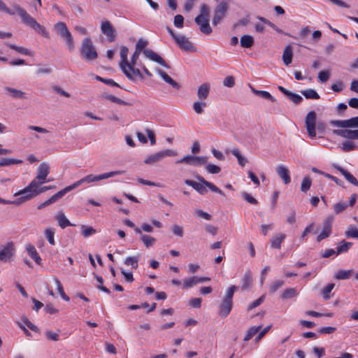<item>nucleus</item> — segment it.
I'll return each mask as SVG.
<instances>
[{"instance_id":"1","label":"nucleus","mask_w":358,"mask_h":358,"mask_svg":"<svg viewBox=\"0 0 358 358\" xmlns=\"http://www.w3.org/2000/svg\"><path fill=\"white\" fill-rule=\"evenodd\" d=\"M45 182L46 181H37L36 179H34L28 186L14 194L15 196H21L20 201L16 203H22L48 189L55 188V186H44L40 187V185Z\"/></svg>"},{"instance_id":"2","label":"nucleus","mask_w":358,"mask_h":358,"mask_svg":"<svg viewBox=\"0 0 358 358\" xmlns=\"http://www.w3.org/2000/svg\"><path fill=\"white\" fill-rule=\"evenodd\" d=\"M17 13L21 17L22 23L33 29L37 34H41L45 38H49L50 34L46 29L41 25L37 21L31 17L24 8L19 5L13 6Z\"/></svg>"},{"instance_id":"3","label":"nucleus","mask_w":358,"mask_h":358,"mask_svg":"<svg viewBox=\"0 0 358 358\" xmlns=\"http://www.w3.org/2000/svg\"><path fill=\"white\" fill-rule=\"evenodd\" d=\"M196 178L199 181V182H195L189 179H187L185 180V183L189 186H191L193 189H194L201 195L206 194V187L209 188L211 191L217 193L220 195H224L222 190L218 188L213 183L205 180L204 178L202 177L201 176L198 175L196 176Z\"/></svg>"},{"instance_id":"4","label":"nucleus","mask_w":358,"mask_h":358,"mask_svg":"<svg viewBox=\"0 0 358 358\" xmlns=\"http://www.w3.org/2000/svg\"><path fill=\"white\" fill-rule=\"evenodd\" d=\"M148 41L143 38L139 39L136 44L135 51L141 53L143 51L145 56L149 58L150 60L155 62L165 68H170L166 61L158 54L150 49H145V48L148 45Z\"/></svg>"},{"instance_id":"5","label":"nucleus","mask_w":358,"mask_h":358,"mask_svg":"<svg viewBox=\"0 0 358 358\" xmlns=\"http://www.w3.org/2000/svg\"><path fill=\"white\" fill-rule=\"evenodd\" d=\"M54 27L57 34L65 41L69 51H73L75 46L73 36L69 31L66 24L63 22H59L55 24Z\"/></svg>"},{"instance_id":"6","label":"nucleus","mask_w":358,"mask_h":358,"mask_svg":"<svg viewBox=\"0 0 358 358\" xmlns=\"http://www.w3.org/2000/svg\"><path fill=\"white\" fill-rule=\"evenodd\" d=\"M83 183H90V175H87L85 177H84L83 178L75 182L72 185L66 187L63 189L59 191L57 193H56L55 194L50 196V199L52 203L56 202L59 199L63 197L67 192L80 187Z\"/></svg>"},{"instance_id":"7","label":"nucleus","mask_w":358,"mask_h":358,"mask_svg":"<svg viewBox=\"0 0 358 358\" xmlns=\"http://www.w3.org/2000/svg\"><path fill=\"white\" fill-rule=\"evenodd\" d=\"M229 9V3L226 1H221L215 8L212 22L217 26L226 16Z\"/></svg>"},{"instance_id":"8","label":"nucleus","mask_w":358,"mask_h":358,"mask_svg":"<svg viewBox=\"0 0 358 358\" xmlns=\"http://www.w3.org/2000/svg\"><path fill=\"white\" fill-rule=\"evenodd\" d=\"M177 155L178 152L176 151L166 149L150 155L145 159L144 162L146 164H153L162 160L166 157H173L176 156Z\"/></svg>"},{"instance_id":"9","label":"nucleus","mask_w":358,"mask_h":358,"mask_svg":"<svg viewBox=\"0 0 358 358\" xmlns=\"http://www.w3.org/2000/svg\"><path fill=\"white\" fill-rule=\"evenodd\" d=\"M15 254V247L13 241L8 242L2 245L0 250V260L3 262H9L13 259Z\"/></svg>"},{"instance_id":"10","label":"nucleus","mask_w":358,"mask_h":358,"mask_svg":"<svg viewBox=\"0 0 358 358\" xmlns=\"http://www.w3.org/2000/svg\"><path fill=\"white\" fill-rule=\"evenodd\" d=\"M316 120L317 115L314 110L308 113L305 117V126L308 136L311 138L316 136Z\"/></svg>"},{"instance_id":"11","label":"nucleus","mask_w":358,"mask_h":358,"mask_svg":"<svg viewBox=\"0 0 358 358\" xmlns=\"http://www.w3.org/2000/svg\"><path fill=\"white\" fill-rule=\"evenodd\" d=\"M334 220L333 215H329L323 222V228L320 234L317 236V241L320 242L330 236L332 231V224Z\"/></svg>"},{"instance_id":"12","label":"nucleus","mask_w":358,"mask_h":358,"mask_svg":"<svg viewBox=\"0 0 358 358\" xmlns=\"http://www.w3.org/2000/svg\"><path fill=\"white\" fill-rule=\"evenodd\" d=\"M129 49L126 46L120 47V57L121 61L120 62V66L123 72V73L130 80H134L135 78L130 73V72L127 69V65H128V56Z\"/></svg>"},{"instance_id":"13","label":"nucleus","mask_w":358,"mask_h":358,"mask_svg":"<svg viewBox=\"0 0 358 358\" xmlns=\"http://www.w3.org/2000/svg\"><path fill=\"white\" fill-rule=\"evenodd\" d=\"M233 308V301L222 299L218 306V315L223 318L227 317L231 313Z\"/></svg>"},{"instance_id":"14","label":"nucleus","mask_w":358,"mask_h":358,"mask_svg":"<svg viewBox=\"0 0 358 358\" xmlns=\"http://www.w3.org/2000/svg\"><path fill=\"white\" fill-rule=\"evenodd\" d=\"M175 42L178 46L182 50L188 52H195L196 48L193 45L192 42L184 36H179L176 38Z\"/></svg>"},{"instance_id":"15","label":"nucleus","mask_w":358,"mask_h":358,"mask_svg":"<svg viewBox=\"0 0 358 358\" xmlns=\"http://www.w3.org/2000/svg\"><path fill=\"white\" fill-rule=\"evenodd\" d=\"M333 134L350 140L358 139V129H334Z\"/></svg>"},{"instance_id":"16","label":"nucleus","mask_w":358,"mask_h":358,"mask_svg":"<svg viewBox=\"0 0 358 358\" xmlns=\"http://www.w3.org/2000/svg\"><path fill=\"white\" fill-rule=\"evenodd\" d=\"M101 31L108 37L109 42H113L115 39V31L109 21L103 22L101 24Z\"/></svg>"},{"instance_id":"17","label":"nucleus","mask_w":358,"mask_h":358,"mask_svg":"<svg viewBox=\"0 0 358 358\" xmlns=\"http://www.w3.org/2000/svg\"><path fill=\"white\" fill-rule=\"evenodd\" d=\"M276 173L285 185L291 182L289 171L287 167L284 165H279L276 167Z\"/></svg>"},{"instance_id":"18","label":"nucleus","mask_w":358,"mask_h":358,"mask_svg":"<svg viewBox=\"0 0 358 358\" xmlns=\"http://www.w3.org/2000/svg\"><path fill=\"white\" fill-rule=\"evenodd\" d=\"M333 166L337 169L350 183L358 187V180L352 174L338 165L334 164Z\"/></svg>"},{"instance_id":"19","label":"nucleus","mask_w":358,"mask_h":358,"mask_svg":"<svg viewBox=\"0 0 358 358\" xmlns=\"http://www.w3.org/2000/svg\"><path fill=\"white\" fill-rule=\"evenodd\" d=\"M49 173V166L45 163H42L38 168L37 176L34 179L37 181H46V178Z\"/></svg>"},{"instance_id":"20","label":"nucleus","mask_w":358,"mask_h":358,"mask_svg":"<svg viewBox=\"0 0 358 358\" xmlns=\"http://www.w3.org/2000/svg\"><path fill=\"white\" fill-rule=\"evenodd\" d=\"M4 89L13 99L22 100L27 99V94L24 92L10 87H6Z\"/></svg>"},{"instance_id":"21","label":"nucleus","mask_w":358,"mask_h":358,"mask_svg":"<svg viewBox=\"0 0 358 358\" xmlns=\"http://www.w3.org/2000/svg\"><path fill=\"white\" fill-rule=\"evenodd\" d=\"M134 231L136 234L141 235V240L143 241V244L146 248H150L155 243V238L149 235L142 234L141 229H139L138 227L135 228Z\"/></svg>"},{"instance_id":"22","label":"nucleus","mask_w":358,"mask_h":358,"mask_svg":"<svg viewBox=\"0 0 358 358\" xmlns=\"http://www.w3.org/2000/svg\"><path fill=\"white\" fill-rule=\"evenodd\" d=\"M157 72L166 83H169L173 88L178 90L180 89V85L179 83L172 79L165 71L160 69H157Z\"/></svg>"},{"instance_id":"23","label":"nucleus","mask_w":358,"mask_h":358,"mask_svg":"<svg viewBox=\"0 0 358 358\" xmlns=\"http://www.w3.org/2000/svg\"><path fill=\"white\" fill-rule=\"evenodd\" d=\"M210 8L206 3H202L200 7V14L197 15L194 21L196 23H199L200 20H209Z\"/></svg>"},{"instance_id":"24","label":"nucleus","mask_w":358,"mask_h":358,"mask_svg":"<svg viewBox=\"0 0 358 358\" xmlns=\"http://www.w3.org/2000/svg\"><path fill=\"white\" fill-rule=\"evenodd\" d=\"M124 172H125L124 171H111L109 173H105L103 174H100L98 176H94L92 175H91V182H96V181H99V180H101L103 179H107L108 178L113 177L117 175L123 174V173H124Z\"/></svg>"},{"instance_id":"25","label":"nucleus","mask_w":358,"mask_h":358,"mask_svg":"<svg viewBox=\"0 0 358 358\" xmlns=\"http://www.w3.org/2000/svg\"><path fill=\"white\" fill-rule=\"evenodd\" d=\"M210 92V84L208 83H204L201 84L197 91V96L200 100H204L207 99Z\"/></svg>"},{"instance_id":"26","label":"nucleus","mask_w":358,"mask_h":358,"mask_svg":"<svg viewBox=\"0 0 358 358\" xmlns=\"http://www.w3.org/2000/svg\"><path fill=\"white\" fill-rule=\"evenodd\" d=\"M26 250L30 257L33 259L38 265H41L42 259L38 253L37 252L35 247L31 244H29L27 245Z\"/></svg>"},{"instance_id":"27","label":"nucleus","mask_w":358,"mask_h":358,"mask_svg":"<svg viewBox=\"0 0 358 358\" xmlns=\"http://www.w3.org/2000/svg\"><path fill=\"white\" fill-rule=\"evenodd\" d=\"M252 281L253 280H252V272L250 270H248L245 273V274L241 280V282H242L241 289L243 290H245V289L250 288L252 285Z\"/></svg>"},{"instance_id":"28","label":"nucleus","mask_w":358,"mask_h":358,"mask_svg":"<svg viewBox=\"0 0 358 358\" xmlns=\"http://www.w3.org/2000/svg\"><path fill=\"white\" fill-rule=\"evenodd\" d=\"M293 57L292 48L290 45H287L283 51L282 60L286 66L292 63Z\"/></svg>"},{"instance_id":"29","label":"nucleus","mask_w":358,"mask_h":358,"mask_svg":"<svg viewBox=\"0 0 358 358\" xmlns=\"http://www.w3.org/2000/svg\"><path fill=\"white\" fill-rule=\"evenodd\" d=\"M352 245V243L351 242H348L345 240L340 241L336 247L337 255L347 252Z\"/></svg>"},{"instance_id":"30","label":"nucleus","mask_w":358,"mask_h":358,"mask_svg":"<svg viewBox=\"0 0 358 358\" xmlns=\"http://www.w3.org/2000/svg\"><path fill=\"white\" fill-rule=\"evenodd\" d=\"M286 235L285 234H279L275 236L271 241V247L272 248L280 249L282 242L285 239Z\"/></svg>"},{"instance_id":"31","label":"nucleus","mask_w":358,"mask_h":358,"mask_svg":"<svg viewBox=\"0 0 358 358\" xmlns=\"http://www.w3.org/2000/svg\"><path fill=\"white\" fill-rule=\"evenodd\" d=\"M199 26L201 32L204 34L209 35L212 33V28L209 24V20H200L199 23H196Z\"/></svg>"},{"instance_id":"32","label":"nucleus","mask_w":358,"mask_h":358,"mask_svg":"<svg viewBox=\"0 0 358 358\" xmlns=\"http://www.w3.org/2000/svg\"><path fill=\"white\" fill-rule=\"evenodd\" d=\"M82 56L87 61L90 60V38H85L80 49Z\"/></svg>"},{"instance_id":"33","label":"nucleus","mask_w":358,"mask_h":358,"mask_svg":"<svg viewBox=\"0 0 358 358\" xmlns=\"http://www.w3.org/2000/svg\"><path fill=\"white\" fill-rule=\"evenodd\" d=\"M255 43L254 38L250 35H243L240 40L241 46L245 48H250L253 46Z\"/></svg>"},{"instance_id":"34","label":"nucleus","mask_w":358,"mask_h":358,"mask_svg":"<svg viewBox=\"0 0 358 358\" xmlns=\"http://www.w3.org/2000/svg\"><path fill=\"white\" fill-rule=\"evenodd\" d=\"M57 220L58 221L59 226L62 229H65L66 227L72 225V224L66 218L65 215L63 213H62V212H59V214L57 215Z\"/></svg>"},{"instance_id":"35","label":"nucleus","mask_w":358,"mask_h":358,"mask_svg":"<svg viewBox=\"0 0 358 358\" xmlns=\"http://www.w3.org/2000/svg\"><path fill=\"white\" fill-rule=\"evenodd\" d=\"M231 153L237 158L238 164L241 166L243 167L248 163V159L241 154L238 149L234 148L231 150Z\"/></svg>"},{"instance_id":"36","label":"nucleus","mask_w":358,"mask_h":358,"mask_svg":"<svg viewBox=\"0 0 358 358\" xmlns=\"http://www.w3.org/2000/svg\"><path fill=\"white\" fill-rule=\"evenodd\" d=\"M301 93L308 99H319L320 98L318 93L313 89H308L301 91Z\"/></svg>"},{"instance_id":"37","label":"nucleus","mask_w":358,"mask_h":358,"mask_svg":"<svg viewBox=\"0 0 358 358\" xmlns=\"http://www.w3.org/2000/svg\"><path fill=\"white\" fill-rule=\"evenodd\" d=\"M345 236L348 238L358 239V229L355 226L350 225L345 231Z\"/></svg>"},{"instance_id":"38","label":"nucleus","mask_w":358,"mask_h":358,"mask_svg":"<svg viewBox=\"0 0 358 358\" xmlns=\"http://www.w3.org/2000/svg\"><path fill=\"white\" fill-rule=\"evenodd\" d=\"M6 45L10 48L15 50V51H17V52H19L22 55L32 56L31 52L26 48L17 46L16 45L10 44V43H7Z\"/></svg>"},{"instance_id":"39","label":"nucleus","mask_w":358,"mask_h":358,"mask_svg":"<svg viewBox=\"0 0 358 358\" xmlns=\"http://www.w3.org/2000/svg\"><path fill=\"white\" fill-rule=\"evenodd\" d=\"M352 274V270H339L335 275V278L338 280L349 279Z\"/></svg>"},{"instance_id":"40","label":"nucleus","mask_w":358,"mask_h":358,"mask_svg":"<svg viewBox=\"0 0 358 358\" xmlns=\"http://www.w3.org/2000/svg\"><path fill=\"white\" fill-rule=\"evenodd\" d=\"M297 294L298 293L296 289L290 287L284 290L281 294V298L282 299H288L297 296Z\"/></svg>"},{"instance_id":"41","label":"nucleus","mask_w":358,"mask_h":358,"mask_svg":"<svg viewBox=\"0 0 358 358\" xmlns=\"http://www.w3.org/2000/svg\"><path fill=\"white\" fill-rule=\"evenodd\" d=\"M312 185V180L309 176H306L303 178L301 185V191L302 192H307Z\"/></svg>"},{"instance_id":"42","label":"nucleus","mask_w":358,"mask_h":358,"mask_svg":"<svg viewBox=\"0 0 358 358\" xmlns=\"http://www.w3.org/2000/svg\"><path fill=\"white\" fill-rule=\"evenodd\" d=\"M261 326L250 327L244 338V341H250L255 335H256L261 329Z\"/></svg>"},{"instance_id":"43","label":"nucleus","mask_w":358,"mask_h":358,"mask_svg":"<svg viewBox=\"0 0 358 358\" xmlns=\"http://www.w3.org/2000/svg\"><path fill=\"white\" fill-rule=\"evenodd\" d=\"M22 162H23L21 159L1 158L0 159V166H10V165H13V164H22Z\"/></svg>"},{"instance_id":"44","label":"nucleus","mask_w":358,"mask_h":358,"mask_svg":"<svg viewBox=\"0 0 358 358\" xmlns=\"http://www.w3.org/2000/svg\"><path fill=\"white\" fill-rule=\"evenodd\" d=\"M334 283H329L327 286H325L322 290V294L324 300H328L330 299V292L334 288Z\"/></svg>"},{"instance_id":"45","label":"nucleus","mask_w":358,"mask_h":358,"mask_svg":"<svg viewBox=\"0 0 358 358\" xmlns=\"http://www.w3.org/2000/svg\"><path fill=\"white\" fill-rule=\"evenodd\" d=\"M94 78L99 81H101L108 85L113 86V87H121L120 85L115 82L113 79L110 78H103L99 76H95Z\"/></svg>"},{"instance_id":"46","label":"nucleus","mask_w":358,"mask_h":358,"mask_svg":"<svg viewBox=\"0 0 358 358\" xmlns=\"http://www.w3.org/2000/svg\"><path fill=\"white\" fill-rule=\"evenodd\" d=\"M348 206V205L345 202H338L334 205L333 208L335 214L338 215L343 213Z\"/></svg>"},{"instance_id":"47","label":"nucleus","mask_w":358,"mask_h":358,"mask_svg":"<svg viewBox=\"0 0 358 358\" xmlns=\"http://www.w3.org/2000/svg\"><path fill=\"white\" fill-rule=\"evenodd\" d=\"M207 106L206 102L196 101L193 103V109L197 114H201L203 112V108Z\"/></svg>"},{"instance_id":"48","label":"nucleus","mask_w":358,"mask_h":358,"mask_svg":"<svg viewBox=\"0 0 358 358\" xmlns=\"http://www.w3.org/2000/svg\"><path fill=\"white\" fill-rule=\"evenodd\" d=\"M284 284H285V282L282 280H278L273 282L270 285L269 293L270 294L275 293V292H277V290L278 289H280L281 287H282L284 285Z\"/></svg>"},{"instance_id":"49","label":"nucleus","mask_w":358,"mask_h":358,"mask_svg":"<svg viewBox=\"0 0 358 358\" xmlns=\"http://www.w3.org/2000/svg\"><path fill=\"white\" fill-rule=\"evenodd\" d=\"M138 257H128L124 260V264L127 266H131L133 268H137L138 266Z\"/></svg>"},{"instance_id":"50","label":"nucleus","mask_w":358,"mask_h":358,"mask_svg":"<svg viewBox=\"0 0 358 358\" xmlns=\"http://www.w3.org/2000/svg\"><path fill=\"white\" fill-rule=\"evenodd\" d=\"M55 282L56 283V285H57V289H58V292L61 296V297L66 301H69L70 300L69 297L65 294L64 291V289H63V287H62V285L61 283V282L59 280V279L57 278H55Z\"/></svg>"},{"instance_id":"51","label":"nucleus","mask_w":358,"mask_h":358,"mask_svg":"<svg viewBox=\"0 0 358 358\" xmlns=\"http://www.w3.org/2000/svg\"><path fill=\"white\" fill-rule=\"evenodd\" d=\"M197 284L196 276H192L183 281V288L187 289Z\"/></svg>"},{"instance_id":"52","label":"nucleus","mask_w":358,"mask_h":358,"mask_svg":"<svg viewBox=\"0 0 358 358\" xmlns=\"http://www.w3.org/2000/svg\"><path fill=\"white\" fill-rule=\"evenodd\" d=\"M257 95L264 99L269 100L273 103L276 102V99L273 97L268 92L259 90V92H257Z\"/></svg>"},{"instance_id":"53","label":"nucleus","mask_w":358,"mask_h":358,"mask_svg":"<svg viewBox=\"0 0 358 358\" xmlns=\"http://www.w3.org/2000/svg\"><path fill=\"white\" fill-rule=\"evenodd\" d=\"M177 164H186L194 166V155H187L176 162Z\"/></svg>"},{"instance_id":"54","label":"nucleus","mask_w":358,"mask_h":358,"mask_svg":"<svg viewBox=\"0 0 358 358\" xmlns=\"http://www.w3.org/2000/svg\"><path fill=\"white\" fill-rule=\"evenodd\" d=\"M329 124L334 127L348 128V120H332L329 121Z\"/></svg>"},{"instance_id":"55","label":"nucleus","mask_w":358,"mask_h":358,"mask_svg":"<svg viewBox=\"0 0 358 358\" xmlns=\"http://www.w3.org/2000/svg\"><path fill=\"white\" fill-rule=\"evenodd\" d=\"M45 234L46 236V238L49 243L52 245H55V241L54 239L55 236V231L52 229H46L45 231Z\"/></svg>"},{"instance_id":"56","label":"nucleus","mask_w":358,"mask_h":358,"mask_svg":"<svg viewBox=\"0 0 358 358\" xmlns=\"http://www.w3.org/2000/svg\"><path fill=\"white\" fill-rule=\"evenodd\" d=\"M95 278L96 279L97 282L99 283V285H98L96 287L99 289H101V291L106 292V294H110V291L109 289H108L106 287L103 286V279L102 277L101 276H98L96 275H95L94 273H93Z\"/></svg>"},{"instance_id":"57","label":"nucleus","mask_w":358,"mask_h":358,"mask_svg":"<svg viewBox=\"0 0 358 358\" xmlns=\"http://www.w3.org/2000/svg\"><path fill=\"white\" fill-rule=\"evenodd\" d=\"M356 146L352 141H347L343 143L342 149L345 152H350L355 149Z\"/></svg>"},{"instance_id":"58","label":"nucleus","mask_w":358,"mask_h":358,"mask_svg":"<svg viewBox=\"0 0 358 358\" xmlns=\"http://www.w3.org/2000/svg\"><path fill=\"white\" fill-rule=\"evenodd\" d=\"M287 97L295 104H300L303 101L301 96L292 92H290Z\"/></svg>"},{"instance_id":"59","label":"nucleus","mask_w":358,"mask_h":358,"mask_svg":"<svg viewBox=\"0 0 358 358\" xmlns=\"http://www.w3.org/2000/svg\"><path fill=\"white\" fill-rule=\"evenodd\" d=\"M330 77V73L329 71H321L318 73V80L321 83H326Z\"/></svg>"},{"instance_id":"60","label":"nucleus","mask_w":358,"mask_h":358,"mask_svg":"<svg viewBox=\"0 0 358 358\" xmlns=\"http://www.w3.org/2000/svg\"><path fill=\"white\" fill-rule=\"evenodd\" d=\"M237 287L235 285L230 286L226 292L225 296H224V299H226L229 301H233V296L234 294L235 291L236 290Z\"/></svg>"},{"instance_id":"61","label":"nucleus","mask_w":358,"mask_h":358,"mask_svg":"<svg viewBox=\"0 0 358 358\" xmlns=\"http://www.w3.org/2000/svg\"><path fill=\"white\" fill-rule=\"evenodd\" d=\"M264 297H265L264 295H262L259 299H257L255 301L250 303V305L248 306V310L250 311V310H252L253 308L261 305L264 302Z\"/></svg>"},{"instance_id":"62","label":"nucleus","mask_w":358,"mask_h":358,"mask_svg":"<svg viewBox=\"0 0 358 358\" xmlns=\"http://www.w3.org/2000/svg\"><path fill=\"white\" fill-rule=\"evenodd\" d=\"M22 320L23 321V322L24 323V324L29 328L30 329L31 331H34V332H37L38 333L39 332V329L38 328L37 326H36L35 324H34L33 323H31L29 319L26 317H22Z\"/></svg>"},{"instance_id":"63","label":"nucleus","mask_w":358,"mask_h":358,"mask_svg":"<svg viewBox=\"0 0 358 358\" xmlns=\"http://www.w3.org/2000/svg\"><path fill=\"white\" fill-rule=\"evenodd\" d=\"M206 168L207 171L212 174H217L221 171L220 167L215 164H207Z\"/></svg>"},{"instance_id":"64","label":"nucleus","mask_w":358,"mask_h":358,"mask_svg":"<svg viewBox=\"0 0 358 358\" xmlns=\"http://www.w3.org/2000/svg\"><path fill=\"white\" fill-rule=\"evenodd\" d=\"M174 25L178 28H182L184 24V17L182 15L178 14L174 17Z\"/></svg>"}]
</instances>
